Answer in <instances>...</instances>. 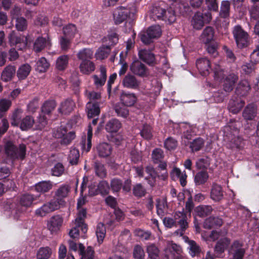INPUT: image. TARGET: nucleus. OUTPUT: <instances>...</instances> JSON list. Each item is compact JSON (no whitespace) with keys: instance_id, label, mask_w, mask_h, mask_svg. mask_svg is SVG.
I'll use <instances>...</instances> for the list:
<instances>
[{"instance_id":"1","label":"nucleus","mask_w":259,"mask_h":259,"mask_svg":"<svg viewBox=\"0 0 259 259\" xmlns=\"http://www.w3.org/2000/svg\"><path fill=\"white\" fill-rule=\"evenodd\" d=\"M152 13L153 17L163 20L169 24L174 23L177 19L175 12L171 7L166 10L160 7H155L153 8Z\"/></svg>"},{"instance_id":"2","label":"nucleus","mask_w":259,"mask_h":259,"mask_svg":"<svg viewBox=\"0 0 259 259\" xmlns=\"http://www.w3.org/2000/svg\"><path fill=\"white\" fill-rule=\"evenodd\" d=\"M136 12L135 6L125 8L120 7L116 8L113 14L114 23L119 24L127 19H133L134 16Z\"/></svg>"},{"instance_id":"3","label":"nucleus","mask_w":259,"mask_h":259,"mask_svg":"<svg viewBox=\"0 0 259 259\" xmlns=\"http://www.w3.org/2000/svg\"><path fill=\"white\" fill-rule=\"evenodd\" d=\"M232 33L236 45L239 48H244L249 45V35L240 26L236 25L234 26Z\"/></svg>"},{"instance_id":"4","label":"nucleus","mask_w":259,"mask_h":259,"mask_svg":"<svg viewBox=\"0 0 259 259\" xmlns=\"http://www.w3.org/2000/svg\"><path fill=\"white\" fill-rule=\"evenodd\" d=\"M231 130V126L228 125L224 128L225 133H227V136L228 137L229 141L228 147L233 149H239L241 148L243 145L242 139L238 136V130L235 128L232 133H229Z\"/></svg>"},{"instance_id":"5","label":"nucleus","mask_w":259,"mask_h":259,"mask_svg":"<svg viewBox=\"0 0 259 259\" xmlns=\"http://www.w3.org/2000/svg\"><path fill=\"white\" fill-rule=\"evenodd\" d=\"M161 34L160 27L158 25H152L149 27L146 32L140 34L142 41L146 45L152 42L154 38H158Z\"/></svg>"},{"instance_id":"6","label":"nucleus","mask_w":259,"mask_h":259,"mask_svg":"<svg viewBox=\"0 0 259 259\" xmlns=\"http://www.w3.org/2000/svg\"><path fill=\"white\" fill-rule=\"evenodd\" d=\"M25 150L26 147L24 145H20L19 149H18L11 142H8L5 147L7 155L12 159L24 158L25 155Z\"/></svg>"},{"instance_id":"7","label":"nucleus","mask_w":259,"mask_h":259,"mask_svg":"<svg viewBox=\"0 0 259 259\" xmlns=\"http://www.w3.org/2000/svg\"><path fill=\"white\" fill-rule=\"evenodd\" d=\"M61 202V200H58V199L51 200L49 202L44 204L40 208L36 210V214L40 217L45 216L47 213L58 209Z\"/></svg>"},{"instance_id":"8","label":"nucleus","mask_w":259,"mask_h":259,"mask_svg":"<svg viewBox=\"0 0 259 259\" xmlns=\"http://www.w3.org/2000/svg\"><path fill=\"white\" fill-rule=\"evenodd\" d=\"M130 70L134 74L141 77L146 76L149 74L146 66L139 61H135L131 64Z\"/></svg>"},{"instance_id":"9","label":"nucleus","mask_w":259,"mask_h":259,"mask_svg":"<svg viewBox=\"0 0 259 259\" xmlns=\"http://www.w3.org/2000/svg\"><path fill=\"white\" fill-rule=\"evenodd\" d=\"M79 230H81L83 233L87 232V226L85 224H82L80 219H75L73 223L72 228L70 230L69 235L72 238H78L79 236Z\"/></svg>"},{"instance_id":"10","label":"nucleus","mask_w":259,"mask_h":259,"mask_svg":"<svg viewBox=\"0 0 259 259\" xmlns=\"http://www.w3.org/2000/svg\"><path fill=\"white\" fill-rule=\"evenodd\" d=\"M122 84L125 88L136 90L139 88L141 81L134 75L127 74L123 78Z\"/></svg>"},{"instance_id":"11","label":"nucleus","mask_w":259,"mask_h":259,"mask_svg":"<svg viewBox=\"0 0 259 259\" xmlns=\"http://www.w3.org/2000/svg\"><path fill=\"white\" fill-rule=\"evenodd\" d=\"M63 222V219L61 215L59 214L54 215L48 221L47 227L52 232H56L60 229Z\"/></svg>"},{"instance_id":"12","label":"nucleus","mask_w":259,"mask_h":259,"mask_svg":"<svg viewBox=\"0 0 259 259\" xmlns=\"http://www.w3.org/2000/svg\"><path fill=\"white\" fill-rule=\"evenodd\" d=\"M8 38L9 42L11 46H16L17 45L20 44L18 47L20 50L26 47L28 44L27 37H25V40H24L21 37L16 35L14 31H11Z\"/></svg>"},{"instance_id":"13","label":"nucleus","mask_w":259,"mask_h":259,"mask_svg":"<svg viewBox=\"0 0 259 259\" xmlns=\"http://www.w3.org/2000/svg\"><path fill=\"white\" fill-rule=\"evenodd\" d=\"M230 252L233 254V259H243L245 250L238 241H235L231 245Z\"/></svg>"},{"instance_id":"14","label":"nucleus","mask_w":259,"mask_h":259,"mask_svg":"<svg viewBox=\"0 0 259 259\" xmlns=\"http://www.w3.org/2000/svg\"><path fill=\"white\" fill-rule=\"evenodd\" d=\"M122 104L127 106H132L136 102L137 98L134 93L122 91L120 96Z\"/></svg>"},{"instance_id":"15","label":"nucleus","mask_w":259,"mask_h":259,"mask_svg":"<svg viewBox=\"0 0 259 259\" xmlns=\"http://www.w3.org/2000/svg\"><path fill=\"white\" fill-rule=\"evenodd\" d=\"M100 75H94L93 78L94 82L97 88L104 85L107 79L106 68L104 66L101 65L100 67Z\"/></svg>"},{"instance_id":"16","label":"nucleus","mask_w":259,"mask_h":259,"mask_svg":"<svg viewBox=\"0 0 259 259\" xmlns=\"http://www.w3.org/2000/svg\"><path fill=\"white\" fill-rule=\"evenodd\" d=\"M196 67L200 73L203 76H206L209 73L210 62L206 58L198 59L196 61Z\"/></svg>"},{"instance_id":"17","label":"nucleus","mask_w":259,"mask_h":259,"mask_svg":"<svg viewBox=\"0 0 259 259\" xmlns=\"http://www.w3.org/2000/svg\"><path fill=\"white\" fill-rule=\"evenodd\" d=\"M245 102L239 98L231 99L229 103L228 109L233 114L238 113L243 108Z\"/></svg>"},{"instance_id":"18","label":"nucleus","mask_w":259,"mask_h":259,"mask_svg":"<svg viewBox=\"0 0 259 259\" xmlns=\"http://www.w3.org/2000/svg\"><path fill=\"white\" fill-rule=\"evenodd\" d=\"M176 223L180 225V228H187L188 227V218L184 209L176 211L174 215Z\"/></svg>"},{"instance_id":"19","label":"nucleus","mask_w":259,"mask_h":259,"mask_svg":"<svg viewBox=\"0 0 259 259\" xmlns=\"http://www.w3.org/2000/svg\"><path fill=\"white\" fill-rule=\"evenodd\" d=\"M184 239L188 244V249L189 254L192 257L198 256L201 252V248L199 245L195 241L189 240L188 237L185 236Z\"/></svg>"},{"instance_id":"20","label":"nucleus","mask_w":259,"mask_h":259,"mask_svg":"<svg viewBox=\"0 0 259 259\" xmlns=\"http://www.w3.org/2000/svg\"><path fill=\"white\" fill-rule=\"evenodd\" d=\"M238 76L235 74L228 75L225 79L223 89L225 91L230 92L233 89L235 83L238 80Z\"/></svg>"},{"instance_id":"21","label":"nucleus","mask_w":259,"mask_h":259,"mask_svg":"<svg viewBox=\"0 0 259 259\" xmlns=\"http://www.w3.org/2000/svg\"><path fill=\"white\" fill-rule=\"evenodd\" d=\"M139 58L148 64L149 65H153L155 62V57L149 50L143 49L139 51Z\"/></svg>"},{"instance_id":"22","label":"nucleus","mask_w":259,"mask_h":259,"mask_svg":"<svg viewBox=\"0 0 259 259\" xmlns=\"http://www.w3.org/2000/svg\"><path fill=\"white\" fill-rule=\"evenodd\" d=\"M223 221L219 217H210L207 218L203 223V227L205 229H210L214 227H220L222 225Z\"/></svg>"},{"instance_id":"23","label":"nucleus","mask_w":259,"mask_h":259,"mask_svg":"<svg viewBox=\"0 0 259 259\" xmlns=\"http://www.w3.org/2000/svg\"><path fill=\"white\" fill-rule=\"evenodd\" d=\"M214 31L210 26L206 27L200 35L201 41L205 44L209 43L212 40L214 36Z\"/></svg>"},{"instance_id":"24","label":"nucleus","mask_w":259,"mask_h":259,"mask_svg":"<svg viewBox=\"0 0 259 259\" xmlns=\"http://www.w3.org/2000/svg\"><path fill=\"white\" fill-rule=\"evenodd\" d=\"M75 107V103L71 99H67L62 102L58 110L62 113L66 114L70 113Z\"/></svg>"},{"instance_id":"25","label":"nucleus","mask_w":259,"mask_h":259,"mask_svg":"<svg viewBox=\"0 0 259 259\" xmlns=\"http://www.w3.org/2000/svg\"><path fill=\"white\" fill-rule=\"evenodd\" d=\"M164 251L166 255H168L169 253L172 255H174V253H176L178 255H179L183 252L182 247L172 241L167 242L166 247Z\"/></svg>"},{"instance_id":"26","label":"nucleus","mask_w":259,"mask_h":259,"mask_svg":"<svg viewBox=\"0 0 259 259\" xmlns=\"http://www.w3.org/2000/svg\"><path fill=\"white\" fill-rule=\"evenodd\" d=\"M94 52L90 48H83L80 50L76 54L78 60L82 61H91L93 58Z\"/></svg>"},{"instance_id":"27","label":"nucleus","mask_w":259,"mask_h":259,"mask_svg":"<svg viewBox=\"0 0 259 259\" xmlns=\"http://www.w3.org/2000/svg\"><path fill=\"white\" fill-rule=\"evenodd\" d=\"M97 151L100 157H106L109 156L112 152V147L107 143H100L97 147Z\"/></svg>"},{"instance_id":"28","label":"nucleus","mask_w":259,"mask_h":259,"mask_svg":"<svg viewBox=\"0 0 259 259\" xmlns=\"http://www.w3.org/2000/svg\"><path fill=\"white\" fill-rule=\"evenodd\" d=\"M211 198L215 201H218L221 200L223 197V191L222 187L216 184H212L211 192Z\"/></svg>"},{"instance_id":"29","label":"nucleus","mask_w":259,"mask_h":259,"mask_svg":"<svg viewBox=\"0 0 259 259\" xmlns=\"http://www.w3.org/2000/svg\"><path fill=\"white\" fill-rule=\"evenodd\" d=\"M78 251L80 255L81 259H94V251L92 247L89 246L84 251V246L81 243L78 245Z\"/></svg>"},{"instance_id":"30","label":"nucleus","mask_w":259,"mask_h":259,"mask_svg":"<svg viewBox=\"0 0 259 259\" xmlns=\"http://www.w3.org/2000/svg\"><path fill=\"white\" fill-rule=\"evenodd\" d=\"M121 127L120 122L117 119L109 120L105 125L106 131L110 133H116Z\"/></svg>"},{"instance_id":"31","label":"nucleus","mask_w":259,"mask_h":259,"mask_svg":"<svg viewBox=\"0 0 259 259\" xmlns=\"http://www.w3.org/2000/svg\"><path fill=\"white\" fill-rule=\"evenodd\" d=\"M80 72L84 74H90L95 69V65L92 61H82L79 64Z\"/></svg>"},{"instance_id":"32","label":"nucleus","mask_w":259,"mask_h":259,"mask_svg":"<svg viewBox=\"0 0 259 259\" xmlns=\"http://www.w3.org/2000/svg\"><path fill=\"white\" fill-rule=\"evenodd\" d=\"M88 116L89 118H93L97 116L100 112V107L98 104L89 102L86 105Z\"/></svg>"},{"instance_id":"33","label":"nucleus","mask_w":259,"mask_h":259,"mask_svg":"<svg viewBox=\"0 0 259 259\" xmlns=\"http://www.w3.org/2000/svg\"><path fill=\"white\" fill-rule=\"evenodd\" d=\"M70 191V187L67 184L61 185L55 191V196L58 200L68 196Z\"/></svg>"},{"instance_id":"34","label":"nucleus","mask_w":259,"mask_h":259,"mask_svg":"<svg viewBox=\"0 0 259 259\" xmlns=\"http://www.w3.org/2000/svg\"><path fill=\"white\" fill-rule=\"evenodd\" d=\"M47 46H50V40L48 38L46 39L45 38L38 37L33 44V50L36 52H39L42 50Z\"/></svg>"},{"instance_id":"35","label":"nucleus","mask_w":259,"mask_h":259,"mask_svg":"<svg viewBox=\"0 0 259 259\" xmlns=\"http://www.w3.org/2000/svg\"><path fill=\"white\" fill-rule=\"evenodd\" d=\"M52 187L53 184L51 181H42L35 184V190L38 192L44 193L49 191Z\"/></svg>"},{"instance_id":"36","label":"nucleus","mask_w":259,"mask_h":259,"mask_svg":"<svg viewBox=\"0 0 259 259\" xmlns=\"http://www.w3.org/2000/svg\"><path fill=\"white\" fill-rule=\"evenodd\" d=\"M16 71L15 68L13 66H7L2 73V79L4 81H8L12 79Z\"/></svg>"},{"instance_id":"37","label":"nucleus","mask_w":259,"mask_h":259,"mask_svg":"<svg viewBox=\"0 0 259 259\" xmlns=\"http://www.w3.org/2000/svg\"><path fill=\"white\" fill-rule=\"evenodd\" d=\"M79 158V150L75 147H72L68 156V160L71 165H76Z\"/></svg>"},{"instance_id":"38","label":"nucleus","mask_w":259,"mask_h":259,"mask_svg":"<svg viewBox=\"0 0 259 259\" xmlns=\"http://www.w3.org/2000/svg\"><path fill=\"white\" fill-rule=\"evenodd\" d=\"M204 23L203 14L200 12L196 13L192 21L194 28L197 29H200L204 25Z\"/></svg>"},{"instance_id":"39","label":"nucleus","mask_w":259,"mask_h":259,"mask_svg":"<svg viewBox=\"0 0 259 259\" xmlns=\"http://www.w3.org/2000/svg\"><path fill=\"white\" fill-rule=\"evenodd\" d=\"M256 109L253 105H249L244 110L242 115L246 120H252L255 116Z\"/></svg>"},{"instance_id":"40","label":"nucleus","mask_w":259,"mask_h":259,"mask_svg":"<svg viewBox=\"0 0 259 259\" xmlns=\"http://www.w3.org/2000/svg\"><path fill=\"white\" fill-rule=\"evenodd\" d=\"M118 35L116 32H110L106 37L103 39V41L108 44L106 46H109L110 48L111 46L116 45L118 42Z\"/></svg>"},{"instance_id":"41","label":"nucleus","mask_w":259,"mask_h":259,"mask_svg":"<svg viewBox=\"0 0 259 259\" xmlns=\"http://www.w3.org/2000/svg\"><path fill=\"white\" fill-rule=\"evenodd\" d=\"M106 228L104 224L99 223L98 224L96 234L98 242L99 243H102L106 235Z\"/></svg>"},{"instance_id":"42","label":"nucleus","mask_w":259,"mask_h":259,"mask_svg":"<svg viewBox=\"0 0 259 259\" xmlns=\"http://www.w3.org/2000/svg\"><path fill=\"white\" fill-rule=\"evenodd\" d=\"M230 243V240L227 238L220 239L215 245V251L219 253H222L228 246Z\"/></svg>"},{"instance_id":"43","label":"nucleus","mask_w":259,"mask_h":259,"mask_svg":"<svg viewBox=\"0 0 259 259\" xmlns=\"http://www.w3.org/2000/svg\"><path fill=\"white\" fill-rule=\"evenodd\" d=\"M31 70L30 65L26 64L22 65L18 70L17 75L19 79H24L29 74Z\"/></svg>"},{"instance_id":"44","label":"nucleus","mask_w":259,"mask_h":259,"mask_svg":"<svg viewBox=\"0 0 259 259\" xmlns=\"http://www.w3.org/2000/svg\"><path fill=\"white\" fill-rule=\"evenodd\" d=\"M212 210L211 206L205 205H199L196 208L198 215L200 217H204L209 215L211 213Z\"/></svg>"},{"instance_id":"45","label":"nucleus","mask_w":259,"mask_h":259,"mask_svg":"<svg viewBox=\"0 0 259 259\" xmlns=\"http://www.w3.org/2000/svg\"><path fill=\"white\" fill-rule=\"evenodd\" d=\"M110 52L109 46H102L100 47L95 54L97 59L103 60L107 58Z\"/></svg>"},{"instance_id":"46","label":"nucleus","mask_w":259,"mask_h":259,"mask_svg":"<svg viewBox=\"0 0 259 259\" xmlns=\"http://www.w3.org/2000/svg\"><path fill=\"white\" fill-rule=\"evenodd\" d=\"M146 171L153 179L158 177L162 180H165L168 176L167 171L163 172L161 175L158 174L154 168L151 166H147L146 167Z\"/></svg>"},{"instance_id":"47","label":"nucleus","mask_w":259,"mask_h":259,"mask_svg":"<svg viewBox=\"0 0 259 259\" xmlns=\"http://www.w3.org/2000/svg\"><path fill=\"white\" fill-rule=\"evenodd\" d=\"M69 57L67 55H62L59 57L56 62V68L59 70L65 69L68 63Z\"/></svg>"},{"instance_id":"48","label":"nucleus","mask_w":259,"mask_h":259,"mask_svg":"<svg viewBox=\"0 0 259 259\" xmlns=\"http://www.w3.org/2000/svg\"><path fill=\"white\" fill-rule=\"evenodd\" d=\"M52 254V249L49 247H41L38 250L36 257L37 259H48Z\"/></svg>"},{"instance_id":"49","label":"nucleus","mask_w":259,"mask_h":259,"mask_svg":"<svg viewBox=\"0 0 259 259\" xmlns=\"http://www.w3.org/2000/svg\"><path fill=\"white\" fill-rule=\"evenodd\" d=\"M49 66L50 64L46 59L41 57L36 62L35 70L39 72H44L48 69Z\"/></svg>"},{"instance_id":"50","label":"nucleus","mask_w":259,"mask_h":259,"mask_svg":"<svg viewBox=\"0 0 259 259\" xmlns=\"http://www.w3.org/2000/svg\"><path fill=\"white\" fill-rule=\"evenodd\" d=\"M56 103L54 100L46 101L41 107V111L45 114H49L54 110Z\"/></svg>"},{"instance_id":"51","label":"nucleus","mask_w":259,"mask_h":259,"mask_svg":"<svg viewBox=\"0 0 259 259\" xmlns=\"http://www.w3.org/2000/svg\"><path fill=\"white\" fill-rule=\"evenodd\" d=\"M147 251L148 253V259H157L158 256L159 250L154 244H150L147 246Z\"/></svg>"},{"instance_id":"52","label":"nucleus","mask_w":259,"mask_h":259,"mask_svg":"<svg viewBox=\"0 0 259 259\" xmlns=\"http://www.w3.org/2000/svg\"><path fill=\"white\" fill-rule=\"evenodd\" d=\"M250 89V87L248 81L243 80L239 83L237 91L241 96H244L247 94Z\"/></svg>"},{"instance_id":"53","label":"nucleus","mask_w":259,"mask_h":259,"mask_svg":"<svg viewBox=\"0 0 259 259\" xmlns=\"http://www.w3.org/2000/svg\"><path fill=\"white\" fill-rule=\"evenodd\" d=\"M208 178V175L206 171H201L196 174L194 181L196 185H202L205 183Z\"/></svg>"},{"instance_id":"54","label":"nucleus","mask_w":259,"mask_h":259,"mask_svg":"<svg viewBox=\"0 0 259 259\" xmlns=\"http://www.w3.org/2000/svg\"><path fill=\"white\" fill-rule=\"evenodd\" d=\"M92 127L91 125H89L88 126V136H87V147L85 146V141H82V148L83 149L86 150L87 152L90 151L92 147V138L93 136L92 133Z\"/></svg>"},{"instance_id":"55","label":"nucleus","mask_w":259,"mask_h":259,"mask_svg":"<svg viewBox=\"0 0 259 259\" xmlns=\"http://www.w3.org/2000/svg\"><path fill=\"white\" fill-rule=\"evenodd\" d=\"M77 32L75 25L69 24L63 28V33L65 37H73Z\"/></svg>"},{"instance_id":"56","label":"nucleus","mask_w":259,"mask_h":259,"mask_svg":"<svg viewBox=\"0 0 259 259\" xmlns=\"http://www.w3.org/2000/svg\"><path fill=\"white\" fill-rule=\"evenodd\" d=\"M230 9V3L228 1L222 2L220 8V15L221 17L226 18L229 16Z\"/></svg>"},{"instance_id":"57","label":"nucleus","mask_w":259,"mask_h":259,"mask_svg":"<svg viewBox=\"0 0 259 259\" xmlns=\"http://www.w3.org/2000/svg\"><path fill=\"white\" fill-rule=\"evenodd\" d=\"M157 213L158 215L162 217L166 209L167 203L164 199H158L156 200Z\"/></svg>"},{"instance_id":"58","label":"nucleus","mask_w":259,"mask_h":259,"mask_svg":"<svg viewBox=\"0 0 259 259\" xmlns=\"http://www.w3.org/2000/svg\"><path fill=\"white\" fill-rule=\"evenodd\" d=\"M75 138V134L74 132L71 131L64 134V136L62 138L60 143L62 145L67 146L70 144L73 140Z\"/></svg>"},{"instance_id":"59","label":"nucleus","mask_w":259,"mask_h":259,"mask_svg":"<svg viewBox=\"0 0 259 259\" xmlns=\"http://www.w3.org/2000/svg\"><path fill=\"white\" fill-rule=\"evenodd\" d=\"M204 144V140L201 138H198L195 139L191 143L190 148L193 152L198 151L201 149Z\"/></svg>"},{"instance_id":"60","label":"nucleus","mask_w":259,"mask_h":259,"mask_svg":"<svg viewBox=\"0 0 259 259\" xmlns=\"http://www.w3.org/2000/svg\"><path fill=\"white\" fill-rule=\"evenodd\" d=\"M123 104H118L115 106V111L118 116L126 118L128 115V110Z\"/></svg>"},{"instance_id":"61","label":"nucleus","mask_w":259,"mask_h":259,"mask_svg":"<svg viewBox=\"0 0 259 259\" xmlns=\"http://www.w3.org/2000/svg\"><path fill=\"white\" fill-rule=\"evenodd\" d=\"M164 157L163 151L160 149H154L152 153V160L155 163H158L162 160Z\"/></svg>"},{"instance_id":"62","label":"nucleus","mask_w":259,"mask_h":259,"mask_svg":"<svg viewBox=\"0 0 259 259\" xmlns=\"http://www.w3.org/2000/svg\"><path fill=\"white\" fill-rule=\"evenodd\" d=\"M26 20L23 17H18L16 19L15 27L18 31H23L27 28Z\"/></svg>"},{"instance_id":"63","label":"nucleus","mask_w":259,"mask_h":259,"mask_svg":"<svg viewBox=\"0 0 259 259\" xmlns=\"http://www.w3.org/2000/svg\"><path fill=\"white\" fill-rule=\"evenodd\" d=\"M133 256L135 259H144L145 252L142 247L137 245L135 246L133 250Z\"/></svg>"},{"instance_id":"64","label":"nucleus","mask_w":259,"mask_h":259,"mask_svg":"<svg viewBox=\"0 0 259 259\" xmlns=\"http://www.w3.org/2000/svg\"><path fill=\"white\" fill-rule=\"evenodd\" d=\"M64 171V168L62 164L57 163L51 169L52 175L56 177L61 176Z\"/></svg>"}]
</instances>
